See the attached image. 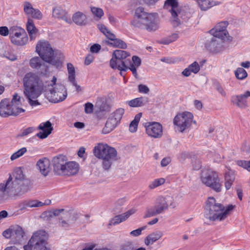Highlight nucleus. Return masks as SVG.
Instances as JSON below:
<instances>
[{
	"instance_id": "1",
	"label": "nucleus",
	"mask_w": 250,
	"mask_h": 250,
	"mask_svg": "<svg viewBox=\"0 0 250 250\" xmlns=\"http://www.w3.org/2000/svg\"><path fill=\"white\" fill-rule=\"evenodd\" d=\"M56 82L57 78L54 76L49 83L44 84L36 73L30 72L25 74L22 79L23 93L29 104L32 107L39 105L37 99L46 91L50 102L57 103L64 101L67 96L66 89Z\"/></svg>"
},
{
	"instance_id": "2",
	"label": "nucleus",
	"mask_w": 250,
	"mask_h": 250,
	"mask_svg": "<svg viewBox=\"0 0 250 250\" xmlns=\"http://www.w3.org/2000/svg\"><path fill=\"white\" fill-rule=\"evenodd\" d=\"M36 50L43 61L59 68L62 66L64 55L58 50H54L48 42L41 41L36 45Z\"/></svg>"
},
{
	"instance_id": "3",
	"label": "nucleus",
	"mask_w": 250,
	"mask_h": 250,
	"mask_svg": "<svg viewBox=\"0 0 250 250\" xmlns=\"http://www.w3.org/2000/svg\"><path fill=\"white\" fill-rule=\"evenodd\" d=\"M233 208L232 205L225 207L217 202L212 197H208L206 202V217L210 221H222L227 218L229 212Z\"/></svg>"
},
{
	"instance_id": "4",
	"label": "nucleus",
	"mask_w": 250,
	"mask_h": 250,
	"mask_svg": "<svg viewBox=\"0 0 250 250\" xmlns=\"http://www.w3.org/2000/svg\"><path fill=\"white\" fill-rule=\"evenodd\" d=\"M93 151L94 156L102 160V167L105 170H108L113 162L117 160L116 150L106 144L99 143Z\"/></svg>"
},
{
	"instance_id": "5",
	"label": "nucleus",
	"mask_w": 250,
	"mask_h": 250,
	"mask_svg": "<svg viewBox=\"0 0 250 250\" xmlns=\"http://www.w3.org/2000/svg\"><path fill=\"white\" fill-rule=\"evenodd\" d=\"M164 9L170 13L169 21L173 27L187 22L190 17L189 13L180 9L177 0H166Z\"/></svg>"
},
{
	"instance_id": "6",
	"label": "nucleus",
	"mask_w": 250,
	"mask_h": 250,
	"mask_svg": "<svg viewBox=\"0 0 250 250\" xmlns=\"http://www.w3.org/2000/svg\"><path fill=\"white\" fill-rule=\"evenodd\" d=\"M21 99L18 93H15L11 101L4 99L0 102V116L7 117L10 116H17L25 110L21 107Z\"/></svg>"
},
{
	"instance_id": "7",
	"label": "nucleus",
	"mask_w": 250,
	"mask_h": 250,
	"mask_svg": "<svg viewBox=\"0 0 250 250\" xmlns=\"http://www.w3.org/2000/svg\"><path fill=\"white\" fill-rule=\"evenodd\" d=\"M18 194L21 196L29 190L28 181L25 179L21 167L14 169L12 174L4 181Z\"/></svg>"
},
{
	"instance_id": "8",
	"label": "nucleus",
	"mask_w": 250,
	"mask_h": 250,
	"mask_svg": "<svg viewBox=\"0 0 250 250\" xmlns=\"http://www.w3.org/2000/svg\"><path fill=\"white\" fill-rule=\"evenodd\" d=\"M176 204L174 202L172 196L166 195L158 196L155 201L154 207L147 208L144 215V218H148L161 214L170 207L172 208H175Z\"/></svg>"
},
{
	"instance_id": "9",
	"label": "nucleus",
	"mask_w": 250,
	"mask_h": 250,
	"mask_svg": "<svg viewBox=\"0 0 250 250\" xmlns=\"http://www.w3.org/2000/svg\"><path fill=\"white\" fill-rule=\"evenodd\" d=\"M201 181L207 187L211 188L219 192L222 189V184L220 182L217 173L211 169H203L200 175Z\"/></svg>"
},
{
	"instance_id": "10",
	"label": "nucleus",
	"mask_w": 250,
	"mask_h": 250,
	"mask_svg": "<svg viewBox=\"0 0 250 250\" xmlns=\"http://www.w3.org/2000/svg\"><path fill=\"white\" fill-rule=\"evenodd\" d=\"M193 119V115L189 112L185 111L178 114L173 120L175 130L182 132L188 128L192 123H196Z\"/></svg>"
},
{
	"instance_id": "11",
	"label": "nucleus",
	"mask_w": 250,
	"mask_h": 250,
	"mask_svg": "<svg viewBox=\"0 0 250 250\" xmlns=\"http://www.w3.org/2000/svg\"><path fill=\"white\" fill-rule=\"evenodd\" d=\"M10 39L13 44L20 46L26 44L28 41L25 30L18 26H13L10 28Z\"/></svg>"
},
{
	"instance_id": "12",
	"label": "nucleus",
	"mask_w": 250,
	"mask_h": 250,
	"mask_svg": "<svg viewBox=\"0 0 250 250\" xmlns=\"http://www.w3.org/2000/svg\"><path fill=\"white\" fill-rule=\"evenodd\" d=\"M124 113V108H119L111 113L106 121L105 127L102 130V133L107 134L114 129L120 122Z\"/></svg>"
},
{
	"instance_id": "13",
	"label": "nucleus",
	"mask_w": 250,
	"mask_h": 250,
	"mask_svg": "<svg viewBox=\"0 0 250 250\" xmlns=\"http://www.w3.org/2000/svg\"><path fill=\"white\" fill-rule=\"evenodd\" d=\"M229 24L227 21H222L218 22L214 28L210 30V33L214 37L220 39L225 42H231L232 38L229 35L227 30Z\"/></svg>"
},
{
	"instance_id": "14",
	"label": "nucleus",
	"mask_w": 250,
	"mask_h": 250,
	"mask_svg": "<svg viewBox=\"0 0 250 250\" xmlns=\"http://www.w3.org/2000/svg\"><path fill=\"white\" fill-rule=\"evenodd\" d=\"M47 236L45 231L39 230L34 232L30 239V243H33L36 250H45Z\"/></svg>"
},
{
	"instance_id": "15",
	"label": "nucleus",
	"mask_w": 250,
	"mask_h": 250,
	"mask_svg": "<svg viewBox=\"0 0 250 250\" xmlns=\"http://www.w3.org/2000/svg\"><path fill=\"white\" fill-rule=\"evenodd\" d=\"M145 29L149 32L155 31L159 27L160 19L157 13H147L145 11Z\"/></svg>"
},
{
	"instance_id": "16",
	"label": "nucleus",
	"mask_w": 250,
	"mask_h": 250,
	"mask_svg": "<svg viewBox=\"0 0 250 250\" xmlns=\"http://www.w3.org/2000/svg\"><path fill=\"white\" fill-rule=\"evenodd\" d=\"M145 127L146 133L151 138H160L163 135V126L158 122H147L146 123Z\"/></svg>"
},
{
	"instance_id": "17",
	"label": "nucleus",
	"mask_w": 250,
	"mask_h": 250,
	"mask_svg": "<svg viewBox=\"0 0 250 250\" xmlns=\"http://www.w3.org/2000/svg\"><path fill=\"white\" fill-rule=\"evenodd\" d=\"M217 38L213 36L209 40H208L206 43L207 49L210 52L215 54L222 52L225 48L223 40Z\"/></svg>"
},
{
	"instance_id": "18",
	"label": "nucleus",
	"mask_w": 250,
	"mask_h": 250,
	"mask_svg": "<svg viewBox=\"0 0 250 250\" xmlns=\"http://www.w3.org/2000/svg\"><path fill=\"white\" fill-rule=\"evenodd\" d=\"M19 196L5 181L0 183V204L5 202L10 197Z\"/></svg>"
},
{
	"instance_id": "19",
	"label": "nucleus",
	"mask_w": 250,
	"mask_h": 250,
	"mask_svg": "<svg viewBox=\"0 0 250 250\" xmlns=\"http://www.w3.org/2000/svg\"><path fill=\"white\" fill-rule=\"evenodd\" d=\"M145 11L143 7H139L137 8L135 12V15L133 20L131 21V24L137 28H145Z\"/></svg>"
},
{
	"instance_id": "20",
	"label": "nucleus",
	"mask_w": 250,
	"mask_h": 250,
	"mask_svg": "<svg viewBox=\"0 0 250 250\" xmlns=\"http://www.w3.org/2000/svg\"><path fill=\"white\" fill-rule=\"evenodd\" d=\"M80 169L79 164L74 161L67 162L59 175L71 176L76 174Z\"/></svg>"
},
{
	"instance_id": "21",
	"label": "nucleus",
	"mask_w": 250,
	"mask_h": 250,
	"mask_svg": "<svg viewBox=\"0 0 250 250\" xmlns=\"http://www.w3.org/2000/svg\"><path fill=\"white\" fill-rule=\"evenodd\" d=\"M38 129L41 130L37 134V136L43 139L47 138L52 132L53 127L52 124L49 121L41 123L38 126Z\"/></svg>"
},
{
	"instance_id": "22",
	"label": "nucleus",
	"mask_w": 250,
	"mask_h": 250,
	"mask_svg": "<svg viewBox=\"0 0 250 250\" xmlns=\"http://www.w3.org/2000/svg\"><path fill=\"white\" fill-rule=\"evenodd\" d=\"M250 97V91H247L243 94L235 95L231 97V102L233 104L241 108L247 106V99Z\"/></svg>"
},
{
	"instance_id": "23",
	"label": "nucleus",
	"mask_w": 250,
	"mask_h": 250,
	"mask_svg": "<svg viewBox=\"0 0 250 250\" xmlns=\"http://www.w3.org/2000/svg\"><path fill=\"white\" fill-rule=\"evenodd\" d=\"M203 62H200V63H198L197 62L194 61L183 70L182 74L184 76L188 77L190 76L191 73L197 74L200 71Z\"/></svg>"
},
{
	"instance_id": "24",
	"label": "nucleus",
	"mask_w": 250,
	"mask_h": 250,
	"mask_svg": "<svg viewBox=\"0 0 250 250\" xmlns=\"http://www.w3.org/2000/svg\"><path fill=\"white\" fill-rule=\"evenodd\" d=\"M23 10L25 13L28 16L37 19H41L42 14L41 11L33 7L31 3L26 1L23 3Z\"/></svg>"
},
{
	"instance_id": "25",
	"label": "nucleus",
	"mask_w": 250,
	"mask_h": 250,
	"mask_svg": "<svg viewBox=\"0 0 250 250\" xmlns=\"http://www.w3.org/2000/svg\"><path fill=\"white\" fill-rule=\"evenodd\" d=\"M66 162V157L62 155H59L53 159L54 170L58 175L60 174Z\"/></svg>"
},
{
	"instance_id": "26",
	"label": "nucleus",
	"mask_w": 250,
	"mask_h": 250,
	"mask_svg": "<svg viewBox=\"0 0 250 250\" xmlns=\"http://www.w3.org/2000/svg\"><path fill=\"white\" fill-rule=\"evenodd\" d=\"M136 211V209L132 208L124 213L115 216L110 221L109 224L110 225H116L127 219L131 215L134 214Z\"/></svg>"
},
{
	"instance_id": "27",
	"label": "nucleus",
	"mask_w": 250,
	"mask_h": 250,
	"mask_svg": "<svg viewBox=\"0 0 250 250\" xmlns=\"http://www.w3.org/2000/svg\"><path fill=\"white\" fill-rule=\"evenodd\" d=\"M12 241L14 244L20 243L23 239L24 232L23 229L19 225L12 226Z\"/></svg>"
},
{
	"instance_id": "28",
	"label": "nucleus",
	"mask_w": 250,
	"mask_h": 250,
	"mask_svg": "<svg viewBox=\"0 0 250 250\" xmlns=\"http://www.w3.org/2000/svg\"><path fill=\"white\" fill-rule=\"evenodd\" d=\"M50 161L46 158L40 159L37 163L38 168L42 174L45 176L47 175L50 171Z\"/></svg>"
},
{
	"instance_id": "29",
	"label": "nucleus",
	"mask_w": 250,
	"mask_h": 250,
	"mask_svg": "<svg viewBox=\"0 0 250 250\" xmlns=\"http://www.w3.org/2000/svg\"><path fill=\"white\" fill-rule=\"evenodd\" d=\"M148 98L146 97L136 98L126 101V104L131 107H138L145 105L148 103Z\"/></svg>"
},
{
	"instance_id": "30",
	"label": "nucleus",
	"mask_w": 250,
	"mask_h": 250,
	"mask_svg": "<svg viewBox=\"0 0 250 250\" xmlns=\"http://www.w3.org/2000/svg\"><path fill=\"white\" fill-rule=\"evenodd\" d=\"M107 39L110 41L107 43L108 45L121 49H125L127 47L126 43L122 40L117 38L113 33L110 34Z\"/></svg>"
},
{
	"instance_id": "31",
	"label": "nucleus",
	"mask_w": 250,
	"mask_h": 250,
	"mask_svg": "<svg viewBox=\"0 0 250 250\" xmlns=\"http://www.w3.org/2000/svg\"><path fill=\"white\" fill-rule=\"evenodd\" d=\"M73 21L78 25H85L87 22V16L83 13L78 11L72 16Z\"/></svg>"
},
{
	"instance_id": "32",
	"label": "nucleus",
	"mask_w": 250,
	"mask_h": 250,
	"mask_svg": "<svg viewBox=\"0 0 250 250\" xmlns=\"http://www.w3.org/2000/svg\"><path fill=\"white\" fill-rule=\"evenodd\" d=\"M43 206V202L37 200H25L19 204L20 209L22 210L27 208H37Z\"/></svg>"
},
{
	"instance_id": "33",
	"label": "nucleus",
	"mask_w": 250,
	"mask_h": 250,
	"mask_svg": "<svg viewBox=\"0 0 250 250\" xmlns=\"http://www.w3.org/2000/svg\"><path fill=\"white\" fill-rule=\"evenodd\" d=\"M162 236L163 233L161 231H158L154 232L146 237L144 240V243L147 246L151 245L160 239Z\"/></svg>"
},
{
	"instance_id": "34",
	"label": "nucleus",
	"mask_w": 250,
	"mask_h": 250,
	"mask_svg": "<svg viewBox=\"0 0 250 250\" xmlns=\"http://www.w3.org/2000/svg\"><path fill=\"white\" fill-rule=\"evenodd\" d=\"M197 3L201 10L206 11L219 3L213 0H194Z\"/></svg>"
},
{
	"instance_id": "35",
	"label": "nucleus",
	"mask_w": 250,
	"mask_h": 250,
	"mask_svg": "<svg viewBox=\"0 0 250 250\" xmlns=\"http://www.w3.org/2000/svg\"><path fill=\"white\" fill-rule=\"evenodd\" d=\"M26 29L31 40L35 39L37 37L38 29L35 27L33 21L30 19H28L26 23Z\"/></svg>"
},
{
	"instance_id": "36",
	"label": "nucleus",
	"mask_w": 250,
	"mask_h": 250,
	"mask_svg": "<svg viewBox=\"0 0 250 250\" xmlns=\"http://www.w3.org/2000/svg\"><path fill=\"white\" fill-rule=\"evenodd\" d=\"M234 179V171L230 169H228L226 172L225 175V186L227 190L230 189Z\"/></svg>"
},
{
	"instance_id": "37",
	"label": "nucleus",
	"mask_w": 250,
	"mask_h": 250,
	"mask_svg": "<svg viewBox=\"0 0 250 250\" xmlns=\"http://www.w3.org/2000/svg\"><path fill=\"white\" fill-rule=\"evenodd\" d=\"M132 63H130L128 67L132 73V74L136 78H138L137 68L139 67L141 63V59L137 56H133L132 57Z\"/></svg>"
},
{
	"instance_id": "38",
	"label": "nucleus",
	"mask_w": 250,
	"mask_h": 250,
	"mask_svg": "<svg viewBox=\"0 0 250 250\" xmlns=\"http://www.w3.org/2000/svg\"><path fill=\"white\" fill-rule=\"evenodd\" d=\"M66 14L67 12L66 11L60 6L56 7L52 11V16L53 17L58 19H62L66 22H68Z\"/></svg>"
},
{
	"instance_id": "39",
	"label": "nucleus",
	"mask_w": 250,
	"mask_h": 250,
	"mask_svg": "<svg viewBox=\"0 0 250 250\" xmlns=\"http://www.w3.org/2000/svg\"><path fill=\"white\" fill-rule=\"evenodd\" d=\"M110 66L113 69H118L120 70V75L122 76H124L123 72H125L129 69L128 67L125 65L124 62H122L121 63L118 64L117 60H115L114 58H112L110 60Z\"/></svg>"
},
{
	"instance_id": "40",
	"label": "nucleus",
	"mask_w": 250,
	"mask_h": 250,
	"mask_svg": "<svg viewBox=\"0 0 250 250\" xmlns=\"http://www.w3.org/2000/svg\"><path fill=\"white\" fill-rule=\"evenodd\" d=\"M129 56L130 54L129 53L125 51L116 50L114 51L112 58H114L115 60H117L118 64H119L121 63L122 62H124L123 60Z\"/></svg>"
},
{
	"instance_id": "41",
	"label": "nucleus",
	"mask_w": 250,
	"mask_h": 250,
	"mask_svg": "<svg viewBox=\"0 0 250 250\" xmlns=\"http://www.w3.org/2000/svg\"><path fill=\"white\" fill-rule=\"evenodd\" d=\"M42 59L40 57H35L32 58L29 62V64L31 67L35 69H39L43 66L44 63L42 62Z\"/></svg>"
},
{
	"instance_id": "42",
	"label": "nucleus",
	"mask_w": 250,
	"mask_h": 250,
	"mask_svg": "<svg viewBox=\"0 0 250 250\" xmlns=\"http://www.w3.org/2000/svg\"><path fill=\"white\" fill-rule=\"evenodd\" d=\"M95 107L101 111H105L108 108V105L105 102L104 98L102 97H99L97 99L95 104Z\"/></svg>"
},
{
	"instance_id": "43",
	"label": "nucleus",
	"mask_w": 250,
	"mask_h": 250,
	"mask_svg": "<svg viewBox=\"0 0 250 250\" xmlns=\"http://www.w3.org/2000/svg\"><path fill=\"white\" fill-rule=\"evenodd\" d=\"M141 114H137L134 120L130 123L129 129L131 132L134 133L137 131L138 123L140 120Z\"/></svg>"
},
{
	"instance_id": "44",
	"label": "nucleus",
	"mask_w": 250,
	"mask_h": 250,
	"mask_svg": "<svg viewBox=\"0 0 250 250\" xmlns=\"http://www.w3.org/2000/svg\"><path fill=\"white\" fill-rule=\"evenodd\" d=\"M166 182L165 178H160L155 179L153 180L148 185V188L150 189H153L162 185H163Z\"/></svg>"
},
{
	"instance_id": "45",
	"label": "nucleus",
	"mask_w": 250,
	"mask_h": 250,
	"mask_svg": "<svg viewBox=\"0 0 250 250\" xmlns=\"http://www.w3.org/2000/svg\"><path fill=\"white\" fill-rule=\"evenodd\" d=\"M234 74L235 77L239 80H243L248 76L246 71L242 67L237 68L234 72Z\"/></svg>"
},
{
	"instance_id": "46",
	"label": "nucleus",
	"mask_w": 250,
	"mask_h": 250,
	"mask_svg": "<svg viewBox=\"0 0 250 250\" xmlns=\"http://www.w3.org/2000/svg\"><path fill=\"white\" fill-rule=\"evenodd\" d=\"M91 12L94 17L100 19L104 15L103 10L99 7L92 6L90 7Z\"/></svg>"
},
{
	"instance_id": "47",
	"label": "nucleus",
	"mask_w": 250,
	"mask_h": 250,
	"mask_svg": "<svg viewBox=\"0 0 250 250\" xmlns=\"http://www.w3.org/2000/svg\"><path fill=\"white\" fill-rule=\"evenodd\" d=\"M67 67L68 73V80L69 81H73L75 79V68L71 63H67Z\"/></svg>"
},
{
	"instance_id": "48",
	"label": "nucleus",
	"mask_w": 250,
	"mask_h": 250,
	"mask_svg": "<svg viewBox=\"0 0 250 250\" xmlns=\"http://www.w3.org/2000/svg\"><path fill=\"white\" fill-rule=\"evenodd\" d=\"M27 152V148L25 147H22L15 153H14L10 157L11 161H14L22 155Z\"/></svg>"
},
{
	"instance_id": "49",
	"label": "nucleus",
	"mask_w": 250,
	"mask_h": 250,
	"mask_svg": "<svg viewBox=\"0 0 250 250\" xmlns=\"http://www.w3.org/2000/svg\"><path fill=\"white\" fill-rule=\"evenodd\" d=\"M97 27L99 30L106 36L107 38L109 37V35H110V34L113 33L103 24H98Z\"/></svg>"
},
{
	"instance_id": "50",
	"label": "nucleus",
	"mask_w": 250,
	"mask_h": 250,
	"mask_svg": "<svg viewBox=\"0 0 250 250\" xmlns=\"http://www.w3.org/2000/svg\"><path fill=\"white\" fill-rule=\"evenodd\" d=\"M35 130L34 127H29L21 130L20 134L19 135L20 137H24L28 135L29 134L33 133Z\"/></svg>"
},
{
	"instance_id": "51",
	"label": "nucleus",
	"mask_w": 250,
	"mask_h": 250,
	"mask_svg": "<svg viewBox=\"0 0 250 250\" xmlns=\"http://www.w3.org/2000/svg\"><path fill=\"white\" fill-rule=\"evenodd\" d=\"M236 164L238 166L241 167L250 171V160L249 161L238 160L236 161Z\"/></svg>"
},
{
	"instance_id": "52",
	"label": "nucleus",
	"mask_w": 250,
	"mask_h": 250,
	"mask_svg": "<svg viewBox=\"0 0 250 250\" xmlns=\"http://www.w3.org/2000/svg\"><path fill=\"white\" fill-rule=\"evenodd\" d=\"M179 38V35L177 33L172 34L169 36L167 39L163 41L164 44H168L173 42L176 41Z\"/></svg>"
},
{
	"instance_id": "53",
	"label": "nucleus",
	"mask_w": 250,
	"mask_h": 250,
	"mask_svg": "<svg viewBox=\"0 0 250 250\" xmlns=\"http://www.w3.org/2000/svg\"><path fill=\"white\" fill-rule=\"evenodd\" d=\"M146 228V226H143L135 230H133L130 232V235L134 237H137L142 234V231Z\"/></svg>"
},
{
	"instance_id": "54",
	"label": "nucleus",
	"mask_w": 250,
	"mask_h": 250,
	"mask_svg": "<svg viewBox=\"0 0 250 250\" xmlns=\"http://www.w3.org/2000/svg\"><path fill=\"white\" fill-rule=\"evenodd\" d=\"M84 112L86 114H91L93 111L94 105L93 104L89 102L85 103L84 105Z\"/></svg>"
},
{
	"instance_id": "55",
	"label": "nucleus",
	"mask_w": 250,
	"mask_h": 250,
	"mask_svg": "<svg viewBox=\"0 0 250 250\" xmlns=\"http://www.w3.org/2000/svg\"><path fill=\"white\" fill-rule=\"evenodd\" d=\"M138 92L141 93L146 94L149 92L148 87L145 84H140L138 86Z\"/></svg>"
},
{
	"instance_id": "56",
	"label": "nucleus",
	"mask_w": 250,
	"mask_h": 250,
	"mask_svg": "<svg viewBox=\"0 0 250 250\" xmlns=\"http://www.w3.org/2000/svg\"><path fill=\"white\" fill-rule=\"evenodd\" d=\"M101 49V46L99 44L95 43L90 47V52L92 53H98Z\"/></svg>"
},
{
	"instance_id": "57",
	"label": "nucleus",
	"mask_w": 250,
	"mask_h": 250,
	"mask_svg": "<svg viewBox=\"0 0 250 250\" xmlns=\"http://www.w3.org/2000/svg\"><path fill=\"white\" fill-rule=\"evenodd\" d=\"M1 56L5 57L11 61H15L17 59L16 56L9 52H6L5 53L2 52V56Z\"/></svg>"
},
{
	"instance_id": "58",
	"label": "nucleus",
	"mask_w": 250,
	"mask_h": 250,
	"mask_svg": "<svg viewBox=\"0 0 250 250\" xmlns=\"http://www.w3.org/2000/svg\"><path fill=\"white\" fill-rule=\"evenodd\" d=\"M160 61L162 62H166L168 64L174 63L176 62V59L172 57H164L160 59Z\"/></svg>"
},
{
	"instance_id": "59",
	"label": "nucleus",
	"mask_w": 250,
	"mask_h": 250,
	"mask_svg": "<svg viewBox=\"0 0 250 250\" xmlns=\"http://www.w3.org/2000/svg\"><path fill=\"white\" fill-rule=\"evenodd\" d=\"M0 35L3 36H7L10 35V29H8L6 26L0 27Z\"/></svg>"
},
{
	"instance_id": "60",
	"label": "nucleus",
	"mask_w": 250,
	"mask_h": 250,
	"mask_svg": "<svg viewBox=\"0 0 250 250\" xmlns=\"http://www.w3.org/2000/svg\"><path fill=\"white\" fill-rule=\"evenodd\" d=\"M12 226H11L9 229L4 230L3 233V236L7 239L10 238L12 240Z\"/></svg>"
},
{
	"instance_id": "61",
	"label": "nucleus",
	"mask_w": 250,
	"mask_h": 250,
	"mask_svg": "<svg viewBox=\"0 0 250 250\" xmlns=\"http://www.w3.org/2000/svg\"><path fill=\"white\" fill-rule=\"evenodd\" d=\"M192 165L194 169L198 170L201 167V162L199 159H195L192 161Z\"/></svg>"
},
{
	"instance_id": "62",
	"label": "nucleus",
	"mask_w": 250,
	"mask_h": 250,
	"mask_svg": "<svg viewBox=\"0 0 250 250\" xmlns=\"http://www.w3.org/2000/svg\"><path fill=\"white\" fill-rule=\"evenodd\" d=\"M23 248L24 250H36L35 245H34L33 243H30V240L28 244L23 247Z\"/></svg>"
},
{
	"instance_id": "63",
	"label": "nucleus",
	"mask_w": 250,
	"mask_h": 250,
	"mask_svg": "<svg viewBox=\"0 0 250 250\" xmlns=\"http://www.w3.org/2000/svg\"><path fill=\"white\" fill-rule=\"evenodd\" d=\"M59 225L60 226L64 228L65 229H66L69 227V225L67 221H66L65 220H63L62 218L60 219L59 221Z\"/></svg>"
},
{
	"instance_id": "64",
	"label": "nucleus",
	"mask_w": 250,
	"mask_h": 250,
	"mask_svg": "<svg viewBox=\"0 0 250 250\" xmlns=\"http://www.w3.org/2000/svg\"><path fill=\"white\" fill-rule=\"evenodd\" d=\"M170 162V158L167 157V158H163L161 162V165L162 167H166L167 166L169 163Z\"/></svg>"
}]
</instances>
